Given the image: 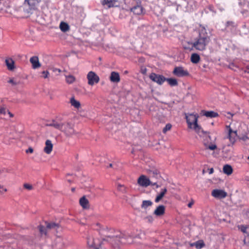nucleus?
Instances as JSON below:
<instances>
[{
	"mask_svg": "<svg viewBox=\"0 0 249 249\" xmlns=\"http://www.w3.org/2000/svg\"><path fill=\"white\" fill-rule=\"evenodd\" d=\"M171 127L172 125L170 124H166L164 128L163 129V132L165 133L167 131L170 130Z\"/></svg>",
	"mask_w": 249,
	"mask_h": 249,
	"instance_id": "nucleus-35",
	"label": "nucleus"
},
{
	"mask_svg": "<svg viewBox=\"0 0 249 249\" xmlns=\"http://www.w3.org/2000/svg\"><path fill=\"white\" fill-rule=\"evenodd\" d=\"M24 187L25 188H26L29 190H31L33 189L32 186L29 184H24Z\"/></svg>",
	"mask_w": 249,
	"mask_h": 249,
	"instance_id": "nucleus-38",
	"label": "nucleus"
},
{
	"mask_svg": "<svg viewBox=\"0 0 249 249\" xmlns=\"http://www.w3.org/2000/svg\"><path fill=\"white\" fill-rule=\"evenodd\" d=\"M210 41V38L206 29L202 27L199 29V36L193 43V46L197 50L203 51L206 49Z\"/></svg>",
	"mask_w": 249,
	"mask_h": 249,
	"instance_id": "nucleus-2",
	"label": "nucleus"
},
{
	"mask_svg": "<svg viewBox=\"0 0 249 249\" xmlns=\"http://www.w3.org/2000/svg\"><path fill=\"white\" fill-rule=\"evenodd\" d=\"M38 229L39 232L41 235H46V229L45 227H43L42 226H38Z\"/></svg>",
	"mask_w": 249,
	"mask_h": 249,
	"instance_id": "nucleus-34",
	"label": "nucleus"
},
{
	"mask_svg": "<svg viewBox=\"0 0 249 249\" xmlns=\"http://www.w3.org/2000/svg\"><path fill=\"white\" fill-rule=\"evenodd\" d=\"M110 80L114 83H118L120 81L119 74L115 71H112L110 76Z\"/></svg>",
	"mask_w": 249,
	"mask_h": 249,
	"instance_id": "nucleus-14",
	"label": "nucleus"
},
{
	"mask_svg": "<svg viewBox=\"0 0 249 249\" xmlns=\"http://www.w3.org/2000/svg\"><path fill=\"white\" fill-rule=\"evenodd\" d=\"M208 138L210 139V136H208Z\"/></svg>",
	"mask_w": 249,
	"mask_h": 249,
	"instance_id": "nucleus-48",
	"label": "nucleus"
},
{
	"mask_svg": "<svg viewBox=\"0 0 249 249\" xmlns=\"http://www.w3.org/2000/svg\"><path fill=\"white\" fill-rule=\"evenodd\" d=\"M152 204V202L150 200H144L142 202V207L144 209H146L149 206H150Z\"/></svg>",
	"mask_w": 249,
	"mask_h": 249,
	"instance_id": "nucleus-31",
	"label": "nucleus"
},
{
	"mask_svg": "<svg viewBox=\"0 0 249 249\" xmlns=\"http://www.w3.org/2000/svg\"><path fill=\"white\" fill-rule=\"evenodd\" d=\"M194 201L193 200H192L190 202H189L188 204V207L191 208L192 205L194 204Z\"/></svg>",
	"mask_w": 249,
	"mask_h": 249,
	"instance_id": "nucleus-44",
	"label": "nucleus"
},
{
	"mask_svg": "<svg viewBox=\"0 0 249 249\" xmlns=\"http://www.w3.org/2000/svg\"><path fill=\"white\" fill-rule=\"evenodd\" d=\"M8 83L9 84H11L12 85H15L16 84V82L15 81L14 78H11L8 81Z\"/></svg>",
	"mask_w": 249,
	"mask_h": 249,
	"instance_id": "nucleus-40",
	"label": "nucleus"
},
{
	"mask_svg": "<svg viewBox=\"0 0 249 249\" xmlns=\"http://www.w3.org/2000/svg\"><path fill=\"white\" fill-rule=\"evenodd\" d=\"M203 115L206 116L207 117L209 118H214L218 116L217 113L214 112L213 111H204L203 113Z\"/></svg>",
	"mask_w": 249,
	"mask_h": 249,
	"instance_id": "nucleus-22",
	"label": "nucleus"
},
{
	"mask_svg": "<svg viewBox=\"0 0 249 249\" xmlns=\"http://www.w3.org/2000/svg\"><path fill=\"white\" fill-rule=\"evenodd\" d=\"M204 145L206 149L214 150L217 148V146L214 143L208 142H204Z\"/></svg>",
	"mask_w": 249,
	"mask_h": 249,
	"instance_id": "nucleus-21",
	"label": "nucleus"
},
{
	"mask_svg": "<svg viewBox=\"0 0 249 249\" xmlns=\"http://www.w3.org/2000/svg\"><path fill=\"white\" fill-rule=\"evenodd\" d=\"M198 118L197 114H186V119L188 127L191 129H193L197 133L199 134L201 132H202V130L197 124Z\"/></svg>",
	"mask_w": 249,
	"mask_h": 249,
	"instance_id": "nucleus-3",
	"label": "nucleus"
},
{
	"mask_svg": "<svg viewBox=\"0 0 249 249\" xmlns=\"http://www.w3.org/2000/svg\"><path fill=\"white\" fill-rule=\"evenodd\" d=\"M213 172V168H211L210 170V174H212Z\"/></svg>",
	"mask_w": 249,
	"mask_h": 249,
	"instance_id": "nucleus-45",
	"label": "nucleus"
},
{
	"mask_svg": "<svg viewBox=\"0 0 249 249\" xmlns=\"http://www.w3.org/2000/svg\"><path fill=\"white\" fill-rule=\"evenodd\" d=\"M66 81L68 84H72L75 81V78L72 75L66 76Z\"/></svg>",
	"mask_w": 249,
	"mask_h": 249,
	"instance_id": "nucleus-30",
	"label": "nucleus"
},
{
	"mask_svg": "<svg viewBox=\"0 0 249 249\" xmlns=\"http://www.w3.org/2000/svg\"><path fill=\"white\" fill-rule=\"evenodd\" d=\"M96 249H99L96 248Z\"/></svg>",
	"mask_w": 249,
	"mask_h": 249,
	"instance_id": "nucleus-49",
	"label": "nucleus"
},
{
	"mask_svg": "<svg viewBox=\"0 0 249 249\" xmlns=\"http://www.w3.org/2000/svg\"><path fill=\"white\" fill-rule=\"evenodd\" d=\"M183 48L186 50H192L194 48L193 46V43H191L189 42L184 41L182 43Z\"/></svg>",
	"mask_w": 249,
	"mask_h": 249,
	"instance_id": "nucleus-27",
	"label": "nucleus"
},
{
	"mask_svg": "<svg viewBox=\"0 0 249 249\" xmlns=\"http://www.w3.org/2000/svg\"><path fill=\"white\" fill-rule=\"evenodd\" d=\"M5 62L8 70L13 71L14 69V61L13 59L7 58Z\"/></svg>",
	"mask_w": 249,
	"mask_h": 249,
	"instance_id": "nucleus-17",
	"label": "nucleus"
},
{
	"mask_svg": "<svg viewBox=\"0 0 249 249\" xmlns=\"http://www.w3.org/2000/svg\"><path fill=\"white\" fill-rule=\"evenodd\" d=\"M79 203L80 205L84 209H88L89 207V200L85 197V196H83L80 199Z\"/></svg>",
	"mask_w": 249,
	"mask_h": 249,
	"instance_id": "nucleus-15",
	"label": "nucleus"
},
{
	"mask_svg": "<svg viewBox=\"0 0 249 249\" xmlns=\"http://www.w3.org/2000/svg\"><path fill=\"white\" fill-rule=\"evenodd\" d=\"M116 1L115 0H104L103 4L106 5L108 7H113L115 5Z\"/></svg>",
	"mask_w": 249,
	"mask_h": 249,
	"instance_id": "nucleus-26",
	"label": "nucleus"
},
{
	"mask_svg": "<svg viewBox=\"0 0 249 249\" xmlns=\"http://www.w3.org/2000/svg\"><path fill=\"white\" fill-rule=\"evenodd\" d=\"M237 135V131H233L230 127L229 130V138L231 142L234 143L235 139V136Z\"/></svg>",
	"mask_w": 249,
	"mask_h": 249,
	"instance_id": "nucleus-19",
	"label": "nucleus"
},
{
	"mask_svg": "<svg viewBox=\"0 0 249 249\" xmlns=\"http://www.w3.org/2000/svg\"><path fill=\"white\" fill-rule=\"evenodd\" d=\"M223 170V172L228 175H230L232 173V168L231 166L228 164L224 166Z\"/></svg>",
	"mask_w": 249,
	"mask_h": 249,
	"instance_id": "nucleus-24",
	"label": "nucleus"
},
{
	"mask_svg": "<svg viewBox=\"0 0 249 249\" xmlns=\"http://www.w3.org/2000/svg\"><path fill=\"white\" fill-rule=\"evenodd\" d=\"M87 79L88 80V84L91 86L98 83L100 80L99 77L92 71H90L88 73Z\"/></svg>",
	"mask_w": 249,
	"mask_h": 249,
	"instance_id": "nucleus-5",
	"label": "nucleus"
},
{
	"mask_svg": "<svg viewBox=\"0 0 249 249\" xmlns=\"http://www.w3.org/2000/svg\"><path fill=\"white\" fill-rule=\"evenodd\" d=\"M173 72L174 75L178 77H184L189 75L188 71L181 67L175 68Z\"/></svg>",
	"mask_w": 249,
	"mask_h": 249,
	"instance_id": "nucleus-6",
	"label": "nucleus"
},
{
	"mask_svg": "<svg viewBox=\"0 0 249 249\" xmlns=\"http://www.w3.org/2000/svg\"><path fill=\"white\" fill-rule=\"evenodd\" d=\"M34 150L32 147H29L28 149L25 150V153L27 154L33 153Z\"/></svg>",
	"mask_w": 249,
	"mask_h": 249,
	"instance_id": "nucleus-37",
	"label": "nucleus"
},
{
	"mask_svg": "<svg viewBox=\"0 0 249 249\" xmlns=\"http://www.w3.org/2000/svg\"><path fill=\"white\" fill-rule=\"evenodd\" d=\"M42 75V77L43 78H47L49 77V72L47 71H44L41 72Z\"/></svg>",
	"mask_w": 249,
	"mask_h": 249,
	"instance_id": "nucleus-36",
	"label": "nucleus"
},
{
	"mask_svg": "<svg viewBox=\"0 0 249 249\" xmlns=\"http://www.w3.org/2000/svg\"><path fill=\"white\" fill-rule=\"evenodd\" d=\"M141 71L142 74H145L146 73L147 70L145 68H142Z\"/></svg>",
	"mask_w": 249,
	"mask_h": 249,
	"instance_id": "nucleus-41",
	"label": "nucleus"
},
{
	"mask_svg": "<svg viewBox=\"0 0 249 249\" xmlns=\"http://www.w3.org/2000/svg\"><path fill=\"white\" fill-rule=\"evenodd\" d=\"M165 81L171 86L178 85V81L175 78H166Z\"/></svg>",
	"mask_w": 249,
	"mask_h": 249,
	"instance_id": "nucleus-29",
	"label": "nucleus"
},
{
	"mask_svg": "<svg viewBox=\"0 0 249 249\" xmlns=\"http://www.w3.org/2000/svg\"><path fill=\"white\" fill-rule=\"evenodd\" d=\"M191 246H195L197 249H200L204 246V244L202 241H199L191 244Z\"/></svg>",
	"mask_w": 249,
	"mask_h": 249,
	"instance_id": "nucleus-28",
	"label": "nucleus"
},
{
	"mask_svg": "<svg viewBox=\"0 0 249 249\" xmlns=\"http://www.w3.org/2000/svg\"><path fill=\"white\" fill-rule=\"evenodd\" d=\"M58 227V225L54 223H47L46 225V228L49 229H55Z\"/></svg>",
	"mask_w": 249,
	"mask_h": 249,
	"instance_id": "nucleus-33",
	"label": "nucleus"
},
{
	"mask_svg": "<svg viewBox=\"0 0 249 249\" xmlns=\"http://www.w3.org/2000/svg\"><path fill=\"white\" fill-rule=\"evenodd\" d=\"M138 183L141 186L144 187H146L150 185L152 186L155 185L156 188H158L159 187V185H157V182H153L144 175H142L139 177L138 179Z\"/></svg>",
	"mask_w": 249,
	"mask_h": 249,
	"instance_id": "nucleus-4",
	"label": "nucleus"
},
{
	"mask_svg": "<svg viewBox=\"0 0 249 249\" xmlns=\"http://www.w3.org/2000/svg\"><path fill=\"white\" fill-rule=\"evenodd\" d=\"M49 125L63 132L67 137H71L77 134L74 128V124L69 121L64 120H56L53 121Z\"/></svg>",
	"mask_w": 249,
	"mask_h": 249,
	"instance_id": "nucleus-1",
	"label": "nucleus"
},
{
	"mask_svg": "<svg viewBox=\"0 0 249 249\" xmlns=\"http://www.w3.org/2000/svg\"><path fill=\"white\" fill-rule=\"evenodd\" d=\"M150 79L159 85H161L165 81L166 78L162 75L157 74L155 73H152L149 75Z\"/></svg>",
	"mask_w": 249,
	"mask_h": 249,
	"instance_id": "nucleus-7",
	"label": "nucleus"
},
{
	"mask_svg": "<svg viewBox=\"0 0 249 249\" xmlns=\"http://www.w3.org/2000/svg\"><path fill=\"white\" fill-rule=\"evenodd\" d=\"M109 166L111 167L112 166V164H110Z\"/></svg>",
	"mask_w": 249,
	"mask_h": 249,
	"instance_id": "nucleus-47",
	"label": "nucleus"
},
{
	"mask_svg": "<svg viewBox=\"0 0 249 249\" xmlns=\"http://www.w3.org/2000/svg\"><path fill=\"white\" fill-rule=\"evenodd\" d=\"M53 147V144L52 142L49 140H47L45 142V146L43 149L44 152L47 154H50L52 151Z\"/></svg>",
	"mask_w": 249,
	"mask_h": 249,
	"instance_id": "nucleus-12",
	"label": "nucleus"
},
{
	"mask_svg": "<svg viewBox=\"0 0 249 249\" xmlns=\"http://www.w3.org/2000/svg\"><path fill=\"white\" fill-rule=\"evenodd\" d=\"M0 115L11 118L14 117V114L9 111L4 106L0 105Z\"/></svg>",
	"mask_w": 249,
	"mask_h": 249,
	"instance_id": "nucleus-9",
	"label": "nucleus"
},
{
	"mask_svg": "<svg viewBox=\"0 0 249 249\" xmlns=\"http://www.w3.org/2000/svg\"><path fill=\"white\" fill-rule=\"evenodd\" d=\"M191 61L194 64H197L200 60V56L196 53L192 54L191 56Z\"/></svg>",
	"mask_w": 249,
	"mask_h": 249,
	"instance_id": "nucleus-20",
	"label": "nucleus"
},
{
	"mask_svg": "<svg viewBox=\"0 0 249 249\" xmlns=\"http://www.w3.org/2000/svg\"><path fill=\"white\" fill-rule=\"evenodd\" d=\"M25 2L28 4L31 9H35L39 3L37 0H26Z\"/></svg>",
	"mask_w": 249,
	"mask_h": 249,
	"instance_id": "nucleus-18",
	"label": "nucleus"
},
{
	"mask_svg": "<svg viewBox=\"0 0 249 249\" xmlns=\"http://www.w3.org/2000/svg\"><path fill=\"white\" fill-rule=\"evenodd\" d=\"M246 227L243 226H242L240 227V230L243 232H246Z\"/></svg>",
	"mask_w": 249,
	"mask_h": 249,
	"instance_id": "nucleus-42",
	"label": "nucleus"
},
{
	"mask_svg": "<svg viewBox=\"0 0 249 249\" xmlns=\"http://www.w3.org/2000/svg\"><path fill=\"white\" fill-rule=\"evenodd\" d=\"M59 72H61V70L60 69H56Z\"/></svg>",
	"mask_w": 249,
	"mask_h": 249,
	"instance_id": "nucleus-46",
	"label": "nucleus"
},
{
	"mask_svg": "<svg viewBox=\"0 0 249 249\" xmlns=\"http://www.w3.org/2000/svg\"><path fill=\"white\" fill-rule=\"evenodd\" d=\"M87 243L89 246L93 247L95 245V243L92 237H89L87 239Z\"/></svg>",
	"mask_w": 249,
	"mask_h": 249,
	"instance_id": "nucleus-32",
	"label": "nucleus"
},
{
	"mask_svg": "<svg viewBox=\"0 0 249 249\" xmlns=\"http://www.w3.org/2000/svg\"><path fill=\"white\" fill-rule=\"evenodd\" d=\"M166 192L167 189L166 188L162 189L160 193L157 196L155 199V202L157 203L159 202L164 196Z\"/></svg>",
	"mask_w": 249,
	"mask_h": 249,
	"instance_id": "nucleus-23",
	"label": "nucleus"
},
{
	"mask_svg": "<svg viewBox=\"0 0 249 249\" xmlns=\"http://www.w3.org/2000/svg\"><path fill=\"white\" fill-rule=\"evenodd\" d=\"M59 28L60 30L63 32H67L70 30L69 25L67 23L64 22H61L60 23Z\"/></svg>",
	"mask_w": 249,
	"mask_h": 249,
	"instance_id": "nucleus-25",
	"label": "nucleus"
},
{
	"mask_svg": "<svg viewBox=\"0 0 249 249\" xmlns=\"http://www.w3.org/2000/svg\"><path fill=\"white\" fill-rule=\"evenodd\" d=\"M165 207L163 205L159 206L154 211V214L157 216H160L164 214Z\"/></svg>",
	"mask_w": 249,
	"mask_h": 249,
	"instance_id": "nucleus-16",
	"label": "nucleus"
},
{
	"mask_svg": "<svg viewBox=\"0 0 249 249\" xmlns=\"http://www.w3.org/2000/svg\"><path fill=\"white\" fill-rule=\"evenodd\" d=\"M7 191L6 189L3 186L0 185V194H1Z\"/></svg>",
	"mask_w": 249,
	"mask_h": 249,
	"instance_id": "nucleus-39",
	"label": "nucleus"
},
{
	"mask_svg": "<svg viewBox=\"0 0 249 249\" xmlns=\"http://www.w3.org/2000/svg\"><path fill=\"white\" fill-rule=\"evenodd\" d=\"M70 103L71 107L77 110H79L82 107L80 101L76 100L74 96H72L70 98Z\"/></svg>",
	"mask_w": 249,
	"mask_h": 249,
	"instance_id": "nucleus-10",
	"label": "nucleus"
},
{
	"mask_svg": "<svg viewBox=\"0 0 249 249\" xmlns=\"http://www.w3.org/2000/svg\"><path fill=\"white\" fill-rule=\"evenodd\" d=\"M227 115H226L227 116V117L229 119H231L232 118V117L233 116V114L231 113L230 112H228L227 113Z\"/></svg>",
	"mask_w": 249,
	"mask_h": 249,
	"instance_id": "nucleus-43",
	"label": "nucleus"
},
{
	"mask_svg": "<svg viewBox=\"0 0 249 249\" xmlns=\"http://www.w3.org/2000/svg\"><path fill=\"white\" fill-rule=\"evenodd\" d=\"M248 72H249V71Z\"/></svg>",
	"mask_w": 249,
	"mask_h": 249,
	"instance_id": "nucleus-50",
	"label": "nucleus"
},
{
	"mask_svg": "<svg viewBox=\"0 0 249 249\" xmlns=\"http://www.w3.org/2000/svg\"><path fill=\"white\" fill-rule=\"evenodd\" d=\"M30 62L32 65L33 69H37L41 66V65L39 62V59L37 56H34L30 58Z\"/></svg>",
	"mask_w": 249,
	"mask_h": 249,
	"instance_id": "nucleus-11",
	"label": "nucleus"
},
{
	"mask_svg": "<svg viewBox=\"0 0 249 249\" xmlns=\"http://www.w3.org/2000/svg\"><path fill=\"white\" fill-rule=\"evenodd\" d=\"M212 195L215 198L221 199L226 197L227 194L223 190L215 189L212 191Z\"/></svg>",
	"mask_w": 249,
	"mask_h": 249,
	"instance_id": "nucleus-8",
	"label": "nucleus"
},
{
	"mask_svg": "<svg viewBox=\"0 0 249 249\" xmlns=\"http://www.w3.org/2000/svg\"><path fill=\"white\" fill-rule=\"evenodd\" d=\"M131 11L135 14L140 15L144 13L143 8L141 5L134 6L131 9Z\"/></svg>",
	"mask_w": 249,
	"mask_h": 249,
	"instance_id": "nucleus-13",
	"label": "nucleus"
}]
</instances>
